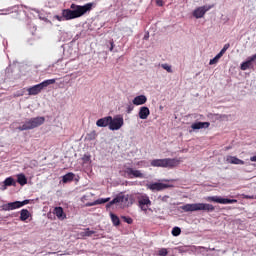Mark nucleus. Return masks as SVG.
<instances>
[{
  "mask_svg": "<svg viewBox=\"0 0 256 256\" xmlns=\"http://www.w3.org/2000/svg\"><path fill=\"white\" fill-rule=\"evenodd\" d=\"M137 165H138L139 167H141L142 165H145V161H139V162H137Z\"/></svg>",
  "mask_w": 256,
  "mask_h": 256,
  "instance_id": "4c0bfd02",
  "label": "nucleus"
},
{
  "mask_svg": "<svg viewBox=\"0 0 256 256\" xmlns=\"http://www.w3.org/2000/svg\"><path fill=\"white\" fill-rule=\"evenodd\" d=\"M86 139L88 141H95V139H97V132L96 131H92V132L88 133L86 135Z\"/></svg>",
  "mask_w": 256,
  "mask_h": 256,
  "instance_id": "bb28decb",
  "label": "nucleus"
},
{
  "mask_svg": "<svg viewBox=\"0 0 256 256\" xmlns=\"http://www.w3.org/2000/svg\"><path fill=\"white\" fill-rule=\"evenodd\" d=\"M11 217H17V215H16V214H13V215H11Z\"/></svg>",
  "mask_w": 256,
  "mask_h": 256,
  "instance_id": "37998d69",
  "label": "nucleus"
},
{
  "mask_svg": "<svg viewBox=\"0 0 256 256\" xmlns=\"http://www.w3.org/2000/svg\"><path fill=\"white\" fill-rule=\"evenodd\" d=\"M109 201H111V198H100L94 202L86 203V207H94V205H103L104 203H109Z\"/></svg>",
  "mask_w": 256,
  "mask_h": 256,
  "instance_id": "a211bd4d",
  "label": "nucleus"
},
{
  "mask_svg": "<svg viewBox=\"0 0 256 256\" xmlns=\"http://www.w3.org/2000/svg\"><path fill=\"white\" fill-rule=\"evenodd\" d=\"M226 161L231 163V165H245V161L235 157V156H228Z\"/></svg>",
  "mask_w": 256,
  "mask_h": 256,
  "instance_id": "aec40b11",
  "label": "nucleus"
},
{
  "mask_svg": "<svg viewBox=\"0 0 256 256\" xmlns=\"http://www.w3.org/2000/svg\"><path fill=\"white\" fill-rule=\"evenodd\" d=\"M127 201H129V196H125L123 193H120L108 204H106V209H109L112 205H117V203H125Z\"/></svg>",
  "mask_w": 256,
  "mask_h": 256,
  "instance_id": "f8f14e48",
  "label": "nucleus"
},
{
  "mask_svg": "<svg viewBox=\"0 0 256 256\" xmlns=\"http://www.w3.org/2000/svg\"><path fill=\"white\" fill-rule=\"evenodd\" d=\"M181 209L185 213L194 212V211H207L208 213H211L215 211V206H213V204H207V203H194V204H186L184 206H181Z\"/></svg>",
  "mask_w": 256,
  "mask_h": 256,
  "instance_id": "7ed1b4c3",
  "label": "nucleus"
},
{
  "mask_svg": "<svg viewBox=\"0 0 256 256\" xmlns=\"http://www.w3.org/2000/svg\"><path fill=\"white\" fill-rule=\"evenodd\" d=\"M125 175H127L128 179H144L145 174L141 172V170H135L131 167H127L124 170Z\"/></svg>",
  "mask_w": 256,
  "mask_h": 256,
  "instance_id": "9b49d317",
  "label": "nucleus"
},
{
  "mask_svg": "<svg viewBox=\"0 0 256 256\" xmlns=\"http://www.w3.org/2000/svg\"><path fill=\"white\" fill-rule=\"evenodd\" d=\"M229 47H231V45L229 43L225 44L224 47L222 48V50L219 52V54L223 57V55H225V53L227 52V49H229Z\"/></svg>",
  "mask_w": 256,
  "mask_h": 256,
  "instance_id": "473e14b6",
  "label": "nucleus"
},
{
  "mask_svg": "<svg viewBox=\"0 0 256 256\" xmlns=\"http://www.w3.org/2000/svg\"><path fill=\"white\" fill-rule=\"evenodd\" d=\"M133 105H145L147 103V96L139 95L132 100Z\"/></svg>",
  "mask_w": 256,
  "mask_h": 256,
  "instance_id": "f3484780",
  "label": "nucleus"
},
{
  "mask_svg": "<svg viewBox=\"0 0 256 256\" xmlns=\"http://www.w3.org/2000/svg\"><path fill=\"white\" fill-rule=\"evenodd\" d=\"M54 215H56V217L61 220L67 219V215L63 211V207L60 206L54 208Z\"/></svg>",
  "mask_w": 256,
  "mask_h": 256,
  "instance_id": "412c9836",
  "label": "nucleus"
},
{
  "mask_svg": "<svg viewBox=\"0 0 256 256\" xmlns=\"http://www.w3.org/2000/svg\"><path fill=\"white\" fill-rule=\"evenodd\" d=\"M246 199H253V197H251V196H246Z\"/></svg>",
  "mask_w": 256,
  "mask_h": 256,
  "instance_id": "79ce46f5",
  "label": "nucleus"
},
{
  "mask_svg": "<svg viewBox=\"0 0 256 256\" xmlns=\"http://www.w3.org/2000/svg\"><path fill=\"white\" fill-rule=\"evenodd\" d=\"M138 201V206L141 208V211H147L151 207V199L147 194H138L136 197Z\"/></svg>",
  "mask_w": 256,
  "mask_h": 256,
  "instance_id": "0eeeda50",
  "label": "nucleus"
},
{
  "mask_svg": "<svg viewBox=\"0 0 256 256\" xmlns=\"http://www.w3.org/2000/svg\"><path fill=\"white\" fill-rule=\"evenodd\" d=\"M222 57L223 56L218 53L213 59L210 60L209 65H216V63H219V59Z\"/></svg>",
  "mask_w": 256,
  "mask_h": 256,
  "instance_id": "c85d7f7f",
  "label": "nucleus"
},
{
  "mask_svg": "<svg viewBox=\"0 0 256 256\" xmlns=\"http://www.w3.org/2000/svg\"><path fill=\"white\" fill-rule=\"evenodd\" d=\"M93 9V3H87L83 6L77 4H71L70 9H63L62 16L56 15L57 21H71L72 19H79L83 17L85 13H89Z\"/></svg>",
  "mask_w": 256,
  "mask_h": 256,
  "instance_id": "f257e3e1",
  "label": "nucleus"
},
{
  "mask_svg": "<svg viewBox=\"0 0 256 256\" xmlns=\"http://www.w3.org/2000/svg\"><path fill=\"white\" fill-rule=\"evenodd\" d=\"M169 199V196H164L163 198H162V201H167Z\"/></svg>",
  "mask_w": 256,
  "mask_h": 256,
  "instance_id": "ea45409f",
  "label": "nucleus"
},
{
  "mask_svg": "<svg viewBox=\"0 0 256 256\" xmlns=\"http://www.w3.org/2000/svg\"><path fill=\"white\" fill-rule=\"evenodd\" d=\"M181 158H164V159H154L150 162L151 167H163L166 169H175L179 167L182 163Z\"/></svg>",
  "mask_w": 256,
  "mask_h": 256,
  "instance_id": "f03ea898",
  "label": "nucleus"
},
{
  "mask_svg": "<svg viewBox=\"0 0 256 256\" xmlns=\"http://www.w3.org/2000/svg\"><path fill=\"white\" fill-rule=\"evenodd\" d=\"M43 123H45V117L38 116L26 120L23 125L18 127V129L20 131H31V129H37V127H41Z\"/></svg>",
  "mask_w": 256,
  "mask_h": 256,
  "instance_id": "20e7f679",
  "label": "nucleus"
},
{
  "mask_svg": "<svg viewBox=\"0 0 256 256\" xmlns=\"http://www.w3.org/2000/svg\"><path fill=\"white\" fill-rule=\"evenodd\" d=\"M131 111H133V106L132 105L127 107V113H131Z\"/></svg>",
  "mask_w": 256,
  "mask_h": 256,
  "instance_id": "c9c22d12",
  "label": "nucleus"
},
{
  "mask_svg": "<svg viewBox=\"0 0 256 256\" xmlns=\"http://www.w3.org/2000/svg\"><path fill=\"white\" fill-rule=\"evenodd\" d=\"M156 5H158V7H163V1L157 0Z\"/></svg>",
  "mask_w": 256,
  "mask_h": 256,
  "instance_id": "f704fd0d",
  "label": "nucleus"
},
{
  "mask_svg": "<svg viewBox=\"0 0 256 256\" xmlns=\"http://www.w3.org/2000/svg\"><path fill=\"white\" fill-rule=\"evenodd\" d=\"M172 235H173V237H179V235H181V228L174 227L172 229Z\"/></svg>",
  "mask_w": 256,
  "mask_h": 256,
  "instance_id": "7c9ffc66",
  "label": "nucleus"
},
{
  "mask_svg": "<svg viewBox=\"0 0 256 256\" xmlns=\"http://www.w3.org/2000/svg\"><path fill=\"white\" fill-rule=\"evenodd\" d=\"M161 67L162 69L167 71V73H173V68H171V65L164 63V64H161Z\"/></svg>",
  "mask_w": 256,
  "mask_h": 256,
  "instance_id": "c756f323",
  "label": "nucleus"
},
{
  "mask_svg": "<svg viewBox=\"0 0 256 256\" xmlns=\"http://www.w3.org/2000/svg\"><path fill=\"white\" fill-rule=\"evenodd\" d=\"M111 221L115 227H119L121 225V220H119V216L110 213Z\"/></svg>",
  "mask_w": 256,
  "mask_h": 256,
  "instance_id": "a878e982",
  "label": "nucleus"
},
{
  "mask_svg": "<svg viewBox=\"0 0 256 256\" xmlns=\"http://www.w3.org/2000/svg\"><path fill=\"white\" fill-rule=\"evenodd\" d=\"M110 45H111L110 51H113V49H114V47H115V44H114L113 40L110 42Z\"/></svg>",
  "mask_w": 256,
  "mask_h": 256,
  "instance_id": "e433bc0d",
  "label": "nucleus"
},
{
  "mask_svg": "<svg viewBox=\"0 0 256 256\" xmlns=\"http://www.w3.org/2000/svg\"><path fill=\"white\" fill-rule=\"evenodd\" d=\"M17 183H19V185H21V187L27 185V177L25 176V174L20 173L17 174Z\"/></svg>",
  "mask_w": 256,
  "mask_h": 256,
  "instance_id": "4be33fe9",
  "label": "nucleus"
},
{
  "mask_svg": "<svg viewBox=\"0 0 256 256\" xmlns=\"http://www.w3.org/2000/svg\"><path fill=\"white\" fill-rule=\"evenodd\" d=\"M250 161H252V162L256 163V155H255V156L250 157Z\"/></svg>",
  "mask_w": 256,
  "mask_h": 256,
  "instance_id": "58836bf2",
  "label": "nucleus"
},
{
  "mask_svg": "<svg viewBox=\"0 0 256 256\" xmlns=\"http://www.w3.org/2000/svg\"><path fill=\"white\" fill-rule=\"evenodd\" d=\"M206 201L209 203H220V205H231L237 203V199L222 198L220 196H208Z\"/></svg>",
  "mask_w": 256,
  "mask_h": 256,
  "instance_id": "6e6552de",
  "label": "nucleus"
},
{
  "mask_svg": "<svg viewBox=\"0 0 256 256\" xmlns=\"http://www.w3.org/2000/svg\"><path fill=\"white\" fill-rule=\"evenodd\" d=\"M211 123L209 122H195L191 125V129L197 131V129H209Z\"/></svg>",
  "mask_w": 256,
  "mask_h": 256,
  "instance_id": "2eb2a0df",
  "label": "nucleus"
},
{
  "mask_svg": "<svg viewBox=\"0 0 256 256\" xmlns=\"http://www.w3.org/2000/svg\"><path fill=\"white\" fill-rule=\"evenodd\" d=\"M75 179V174L73 172H69L66 175L63 176L62 182L63 183H69Z\"/></svg>",
  "mask_w": 256,
  "mask_h": 256,
  "instance_id": "393cba45",
  "label": "nucleus"
},
{
  "mask_svg": "<svg viewBox=\"0 0 256 256\" xmlns=\"http://www.w3.org/2000/svg\"><path fill=\"white\" fill-rule=\"evenodd\" d=\"M29 217H31V213H29V210L22 209L20 211V221H26L27 219H29Z\"/></svg>",
  "mask_w": 256,
  "mask_h": 256,
  "instance_id": "b1692460",
  "label": "nucleus"
},
{
  "mask_svg": "<svg viewBox=\"0 0 256 256\" xmlns=\"http://www.w3.org/2000/svg\"><path fill=\"white\" fill-rule=\"evenodd\" d=\"M81 235L82 237H91L92 235H95V231L86 228L85 231L81 233Z\"/></svg>",
  "mask_w": 256,
  "mask_h": 256,
  "instance_id": "cd10ccee",
  "label": "nucleus"
},
{
  "mask_svg": "<svg viewBox=\"0 0 256 256\" xmlns=\"http://www.w3.org/2000/svg\"><path fill=\"white\" fill-rule=\"evenodd\" d=\"M252 65H253V60H251L250 58L241 64L240 69L242 71H247V69H251Z\"/></svg>",
  "mask_w": 256,
  "mask_h": 256,
  "instance_id": "5701e85b",
  "label": "nucleus"
},
{
  "mask_svg": "<svg viewBox=\"0 0 256 256\" xmlns=\"http://www.w3.org/2000/svg\"><path fill=\"white\" fill-rule=\"evenodd\" d=\"M144 39H149V33L144 36Z\"/></svg>",
  "mask_w": 256,
  "mask_h": 256,
  "instance_id": "a19ab883",
  "label": "nucleus"
},
{
  "mask_svg": "<svg viewBox=\"0 0 256 256\" xmlns=\"http://www.w3.org/2000/svg\"><path fill=\"white\" fill-rule=\"evenodd\" d=\"M171 187L169 184L161 183V182H154L147 185V188L150 191H164V189H169Z\"/></svg>",
  "mask_w": 256,
  "mask_h": 256,
  "instance_id": "ddd939ff",
  "label": "nucleus"
},
{
  "mask_svg": "<svg viewBox=\"0 0 256 256\" xmlns=\"http://www.w3.org/2000/svg\"><path fill=\"white\" fill-rule=\"evenodd\" d=\"M123 125H125V121L123 120V116L118 115L114 118L111 117L109 129H110V131H119V129H121V127Z\"/></svg>",
  "mask_w": 256,
  "mask_h": 256,
  "instance_id": "1a4fd4ad",
  "label": "nucleus"
},
{
  "mask_svg": "<svg viewBox=\"0 0 256 256\" xmlns=\"http://www.w3.org/2000/svg\"><path fill=\"white\" fill-rule=\"evenodd\" d=\"M110 123H111V116H107V117L98 119L96 122V125L97 127H110Z\"/></svg>",
  "mask_w": 256,
  "mask_h": 256,
  "instance_id": "dca6fc26",
  "label": "nucleus"
},
{
  "mask_svg": "<svg viewBox=\"0 0 256 256\" xmlns=\"http://www.w3.org/2000/svg\"><path fill=\"white\" fill-rule=\"evenodd\" d=\"M158 255H159V256H167V255H169V251L167 250V248H161V249L158 251Z\"/></svg>",
  "mask_w": 256,
  "mask_h": 256,
  "instance_id": "2f4dec72",
  "label": "nucleus"
},
{
  "mask_svg": "<svg viewBox=\"0 0 256 256\" xmlns=\"http://www.w3.org/2000/svg\"><path fill=\"white\" fill-rule=\"evenodd\" d=\"M138 115L140 119H147L151 115V111L147 106H143L140 108Z\"/></svg>",
  "mask_w": 256,
  "mask_h": 256,
  "instance_id": "6ab92c4d",
  "label": "nucleus"
},
{
  "mask_svg": "<svg viewBox=\"0 0 256 256\" xmlns=\"http://www.w3.org/2000/svg\"><path fill=\"white\" fill-rule=\"evenodd\" d=\"M123 220L125 223H128V225H131L133 223V219L131 217H123Z\"/></svg>",
  "mask_w": 256,
  "mask_h": 256,
  "instance_id": "72a5a7b5",
  "label": "nucleus"
},
{
  "mask_svg": "<svg viewBox=\"0 0 256 256\" xmlns=\"http://www.w3.org/2000/svg\"><path fill=\"white\" fill-rule=\"evenodd\" d=\"M213 7L215 6L214 5L200 6L193 11L192 15L193 17H195V19H203V17H205V13H207V11H211Z\"/></svg>",
  "mask_w": 256,
  "mask_h": 256,
  "instance_id": "9d476101",
  "label": "nucleus"
},
{
  "mask_svg": "<svg viewBox=\"0 0 256 256\" xmlns=\"http://www.w3.org/2000/svg\"><path fill=\"white\" fill-rule=\"evenodd\" d=\"M55 79H48L43 81L40 84L34 85L27 89L28 95H39V93L45 89V87H49V85H54Z\"/></svg>",
  "mask_w": 256,
  "mask_h": 256,
  "instance_id": "39448f33",
  "label": "nucleus"
},
{
  "mask_svg": "<svg viewBox=\"0 0 256 256\" xmlns=\"http://www.w3.org/2000/svg\"><path fill=\"white\" fill-rule=\"evenodd\" d=\"M16 186H17V182L15 181V179L13 177H8L3 181L1 189L2 191H5L7 187H16Z\"/></svg>",
  "mask_w": 256,
  "mask_h": 256,
  "instance_id": "4468645a",
  "label": "nucleus"
},
{
  "mask_svg": "<svg viewBox=\"0 0 256 256\" xmlns=\"http://www.w3.org/2000/svg\"><path fill=\"white\" fill-rule=\"evenodd\" d=\"M25 205H29V200L6 203L1 206V209L2 211H15V209H21Z\"/></svg>",
  "mask_w": 256,
  "mask_h": 256,
  "instance_id": "423d86ee",
  "label": "nucleus"
}]
</instances>
